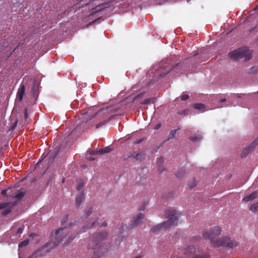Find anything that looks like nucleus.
Listing matches in <instances>:
<instances>
[{
    "label": "nucleus",
    "mask_w": 258,
    "mask_h": 258,
    "mask_svg": "<svg viewBox=\"0 0 258 258\" xmlns=\"http://www.w3.org/2000/svg\"><path fill=\"white\" fill-rule=\"evenodd\" d=\"M256 192H253L249 196H246L242 199V200L245 202H248L252 201L256 197Z\"/></svg>",
    "instance_id": "obj_18"
},
{
    "label": "nucleus",
    "mask_w": 258,
    "mask_h": 258,
    "mask_svg": "<svg viewBox=\"0 0 258 258\" xmlns=\"http://www.w3.org/2000/svg\"><path fill=\"white\" fill-rule=\"evenodd\" d=\"M37 88L38 87L37 86V85L34 84L32 88V91L33 92L34 94L36 93Z\"/></svg>",
    "instance_id": "obj_34"
},
{
    "label": "nucleus",
    "mask_w": 258,
    "mask_h": 258,
    "mask_svg": "<svg viewBox=\"0 0 258 258\" xmlns=\"http://www.w3.org/2000/svg\"><path fill=\"white\" fill-rule=\"evenodd\" d=\"M23 231V228L22 227H19L17 229V233H16V236H15V238H18L20 237V236L21 234L22 233Z\"/></svg>",
    "instance_id": "obj_26"
},
{
    "label": "nucleus",
    "mask_w": 258,
    "mask_h": 258,
    "mask_svg": "<svg viewBox=\"0 0 258 258\" xmlns=\"http://www.w3.org/2000/svg\"><path fill=\"white\" fill-rule=\"evenodd\" d=\"M10 212V210L9 209H6L3 212V215H6L8 213H9Z\"/></svg>",
    "instance_id": "obj_39"
},
{
    "label": "nucleus",
    "mask_w": 258,
    "mask_h": 258,
    "mask_svg": "<svg viewBox=\"0 0 258 258\" xmlns=\"http://www.w3.org/2000/svg\"><path fill=\"white\" fill-rule=\"evenodd\" d=\"M59 149L56 148L53 152H49L47 159H42L41 161H39L37 164L42 162H46L47 159L49 160L48 162H52L58 154Z\"/></svg>",
    "instance_id": "obj_10"
},
{
    "label": "nucleus",
    "mask_w": 258,
    "mask_h": 258,
    "mask_svg": "<svg viewBox=\"0 0 258 258\" xmlns=\"http://www.w3.org/2000/svg\"><path fill=\"white\" fill-rule=\"evenodd\" d=\"M161 126V124L160 123H159L158 124H157V125L155 127V129L156 130H158L159 128H160Z\"/></svg>",
    "instance_id": "obj_41"
},
{
    "label": "nucleus",
    "mask_w": 258,
    "mask_h": 258,
    "mask_svg": "<svg viewBox=\"0 0 258 258\" xmlns=\"http://www.w3.org/2000/svg\"><path fill=\"white\" fill-rule=\"evenodd\" d=\"M85 229H83V230H82V232H85Z\"/></svg>",
    "instance_id": "obj_51"
},
{
    "label": "nucleus",
    "mask_w": 258,
    "mask_h": 258,
    "mask_svg": "<svg viewBox=\"0 0 258 258\" xmlns=\"http://www.w3.org/2000/svg\"><path fill=\"white\" fill-rule=\"evenodd\" d=\"M133 157L137 160L141 161L143 159V155L138 152H135L133 153H130L127 154V157Z\"/></svg>",
    "instance_id": "obj_14"
},
{
    "label": "nucleus",
    "mask_w": 258,
    "mask_h": 258,
    "mask_svg": "<svg viewBox=\"0 0 258 258\" xmlns=\"http://www.w3.org/2000/svg\"><path fill=\"white\" fill-rule=\"evenodd\" d=\"M226 101V99L225 98H222L221 99L220 102H224Z\"/></svg>",
    "instance_id": "obj_44"
},
{
    "label": "nucleus",
    "mask_w": 258,
    "mask_h": 258,
    "mask_svg": "<svg viewBox=\"0 0 258 258\" xmlns=\"http://www.w3.org/2000/svg\"><path fill=\"white\" fill-rule=\"evenodd\" d=\"M25 92V86L23 83H21L17 93L16 100L22 101Z\"/></svg>",
    "instance_id": "obj_11"
},
{
    "label": "nucleus",
    "mask_w": 258,
    "mask_h": 258,
    "mask_svg": "<svg viewBox=\"0 0 258 258\" xmlns=\"http://www.w3.org/2000/svg\"><path fill=\"white\" fill-rule=\"evenodd\" d=\"M110 7V3H105L102 4L101 5H97L95 8L92 9L90 12V13L89 15V18L93 17L94 15H97V14L101 11L104 10L107 8H108Z\"/></svg>",
    "instance_id": "obj_8"
},
{
    "label": "nucleus",
    "mask_w": 258,
    "mask_h": 258,
    "mask_svg": "<svg viewBox=\"0 0 258 258\" xmlns=\"http://www.w3.org/2000/svg\"><path fill=\"white\" fill-rule=\"evenodd\" d=\"M250 211L252 212H255L258 210V202L252 205L250 208Z\"/></svg>",
    "instance_id": "obj_24"
},
{
    "label": "nucleus",
    "mask_w": 258,
    "mask_h": 258,
    "mask_svg": "<svg viewBox=\"0 0 258 258\" xmlns=\"http://www.w3.org/2000/svg\"><path fill=\"white\" fill-rule=\"evenodd\" d=\"M98 19H99V18L95 19V21H92L90 23V24H92L94 23L95 22H96V21H97Z\"/></svg>",
    "instance_id": "obj_45"
},
{
    "label": "nucleus",
    "mask_w": 258,
    "mask_h": 258,
    "mask_svg": "<svg viewBox=\"0 0 258 258\" xmlns=\"http://www.w3.org/2000/svg\"><path fill=\"white\" fill-rule=\"evenodd\" d=\"M257 93H258V92H257Z\"/></svg>",
    "instance_id": "obj_53"
},
{
    "label": "nucleus",
    "mask_w": 258,
    "mask_h": 258,
    "mask_svg": "<svg viewBox=\"0 0 258 258\" xmlns=\"http://www.w3.org/2000/svg\"><path fill=\"white\" fill-rule=\"evenodd\" d=\"M189 96L187 94H183L180 96L181 100L185 101L188 98Z\"/></svg>",
    "instance_id": "obj_31"
},
{
    "label": "nucleus",
    "mask_w": 258,
    "mask_h": 258,
    "mask_svg": "<svg viewBox=\"0 0 258 258\" xmlns=\"http://www.w3.org/2000/svg\"><path fill=\"white\" fill-rule=\"evenodd\" d=\"M111 150L109 147H106L104 149H100L98 151V152L100 154H104V153H109Z\"/></svg>",
    "instance_id": "obj_25"
},
{
    "label": "nucleus",
    "mask_w": 258,
    "mask_h": 258,
    "mask_svg": "<svg viewBox=\"0 0 258 258\" xmlns=\"http://www.w3.org/2000/svg\"><path fill=\"white\" fill-rule=\"evenodd\" d=\"M221 233V228L219 226H213L206 229L203 233L205 239L210 240L211 244L214 247L224 246L230 248H234L238 245V242L228 236L216 238Z\"/></svg>",
    "instance_id": "obj_2"
},
{
    "label": "nucleus",
    "mask_w": 258,
    "mask_h": 258,
    "mask_svg": "<svg viewBox=\"0 0 258 258\" xmlns=\"http://www.w3.org/2000/svg\"><path fill=\"white\" fill-rule=\"evenodd\" d=\"M98 113H99V112H96L95 113L91 115L90 113L89 112V111L82 110V111H81V115L82 116L81 118L83 119L84 120H85L86 119H85L84 118L85 117L86 115H87V114H89V117H88L87 118H86V121H88L89 120H90L92 118L95 117V116L97 114H98Z\"/></svg>",
    "instance_id": "obj_13"
},
{
    "label": "nucleus",
    "mask_w": 258,
    "mask_h": 258,
    "mask_svg": "<svg viewBox=\"0 0 258 258\" xmlns=\"http://www.w3.org/2000/svg\"><path fill=\"white\" fill-rule=\"evenodd\" d=\"M24 117L26 119H27L28 117H29V114H28V109L27 108H26L25 109V111H24Z\"/></svg>",
    "instance_id": "obj_32"
},
{
    "label": "nucleus",
    "mask_w": 258,
    "mask_h": 258,
    "mask_svg": "<svg viewBox=\"0 0 258 258\" xmlns=\"http://www.w3.org/2000/svg\"><path fill=\"white\" fill-rule=\"evenodd\" d=\"M145 209V207L144 206H143L141 208V209H140V210H143Z\"/></svg>",
    "instance_id": "obj_46"
},
{
    "label": "nucleus",
    "mask_w": 258,
    "mask_h": 258,
    "mask_svg": "<svg viewBox=\"0 0 258 258\" xmlns=\"http://www.w3.org/2000/svg\"><path fill=\"white\" fill-rule=\"evenodd\" d=\"M68 216H66L65 217H64L62 220H61V222L63 223H65L67 220H68Z\"/></svg>",
    "instance_id": "obj_38"
},
{
    "label": "nucleus",
    "mask_w": 258,
    "mask_h": 258,
    "mask_svg": "<svg viewBox=\"0 0 258 258\" xmlns=\"http://www.w3.org/2000/svg\"><path fill=\"white\" fill-rule=\"evenodd\" d=\"M176 130H173L170 131L169 135L168 140L173 139L174 137V136L176 134Z\"/></svg>",
    "instance_id": "obj_27"
},
{
    "label": "nucleus",
    "mask_w": 258,
    "mask_h": 258,
    "mask_svg": "<svg viewBox=\"0 0 258 258\" xmlns=\"http://www.w3.org/2000/svg\"><path fill=\"white\" fill-rule=\"evenodd\" d=\"M142 141H143L142 139H140V140H138L135 141V144H140L142 142Z\"/></svg>",
    "instance_id": "obj_42"
},
{
    "label": "nucleus",
    "mask_w": 258,
    "mask_h": 258,
    "mask_svg": "<svg viewBox=\"0 0 258 258\" xmlns=\"http://www.w3.org/2000/svg\"><path fill=\"white\" fill-rule=\"evenodd\" d=\"M203 138V136L202 134L200 133L199 132L196 135H192L189 138L190 140L193 142H198L200 141Z\"/></svg>",
    "instance_id": "obj_15"
},
{
    "label": "nucleus",
    "mask_w": 258,
    "mask_h": 258,
    "mask_svg": "<svg viewBox=\"0 0 258 258\" xmlns=\"http://www.w3.org/2000/svg\"><path fill=\"white\" fill-rule=\"evenodd\" d=\"M184 173V170L183 169H181L176 173L175 175L177 178H180L183 176Z\"/></svg>",
    "instance_id": "obj_23"
},
{
    "label": "nucleus",
    "mask_w": 258,
    "mask_h": 258,
    "mask_svg": "<svg viewBox=\"0 0 258 258\" xmlns=\"http://www.w3.org/2000/svg\"><path fill=\"white\" fill-rule=\"evenodd\" d=\"M205 105L202 103H196L194 104V108L202 112H204L205 111Z\"/></svg>",
    "instance_id": "obj_19"
},
{
    "label": "nucleus",
    "mask_w": 258,
    "mask_h": 258,
    "mask_svg": "<svg viewBox=\"0 0 258 258\" xmlns=\"http://www.w3.org/2000/svg\"><path fill=\"white\" fill-rule=\"evenodd\" d=\"M107 236L106 232H102L92 235L90 238L89 248L94 250L93 258H100L105 253V249L101 244V242Z\"/></svg>",
    "instance_id": "obj_3"
},
{
    "label": "nucleus",
    "mask_w": 258,
    "mask_h": 258,
    "mask_svg": "<svg viewBox=\"0 0 258 258\" xmlns=\"http://www.w3.org/2000/svg\"><path fill=\"white\" fill-rule=\"evenodd\" d=\"M17 123H18V121L17 120H16L14 123L13 124V125L11 126V130L13 131L15 129V128L16 127V126H17Z\"/></svg>",
    "instance_id": "obj_33"
},
{
    "label": "nucleus",
    "mask_w": 258,
    "mask_h": 258,
    "mask_svg": "<svg viewBox=\"0 0 258 258\" xmlns=\"http://www.w3.org/2000/svg\"><path fill=\"white\" fill-rule=\"evenodd\" d=\"M198 54V53H197L196 51L195 52L194 55H196Z\"/></svg>",
    "instance_id": "obj_49"
},
{
    "label": "nucleus",
    "mask_w": 258,
    "mask_h": 258,
    "mask_svg": "<svg viewBox=\"0 0 258 258\" xmlns=\"http://www.w3.org/2000/svg\"><path fill=\"white\" fill-rule=\"evenodd\" d=\"M179 215V213L175 210L167 209L165 211L164 216L168 218V220L163 223L154 226L152 228L151 231L155 233L174 225L177 223Z\"/></svg>",
    "instance_id": "obj_4"
},
{
    "label": "nucleus",
    "mask_w": 258,
    "mask_h": 258,
    "mask_svg": "<svg viewBox=\"0 0 258 258\" xmlns=\"http://www.w3.org/2000/svg\"><path fill=\"white\" fill-rule=\"evenodd\" d=\"M149 102H150V100H149V99H146V100H145L144 101V104H148V103H149Z\"/></svg>",
    "instance_id": "obj_43"
},
{
    "label": "nucleus",
    "mask_w": 258,
    "mask_h": 258,
    "mask_svg": "<svg viewBox=\"0 0 258 258\" xmlns=\"http://www.w3.org/2000/svg\"><path fill=\"white\" fill-rule=\"evenodd\" d=\"M196 185L195 180L192 181V183L189 184V187L191 188Z\"/></svg>",
    "instance_id": "obj_37"
},
{
    "label": "nucleus",
    "mask_w": 258,
    "mask_h": 258,
    "mask_svg": "<svg viewBox=\"0 0 258 258\" xmlns=\"http://www.w3.org/2000/svg\"><path fill=\"white\" fill-rule=\"evenodd\" d=\"M83 184H84V183H83V181L82 180L80 179V180H78L77 185H76L77 189L78 190H81L82 187L83 186Z\"/></svg>",
    "instance_id": "obj_22"
},
{
    "label": "nucleus",
    "mask_w": 258,
    "mask_h": 258,
    "mask_svg": "<svg viewBox=\"0 0 258 258\" xmlns=\"http://www.w3.org/2000/svg\"><path fill=\"white\" fill-rule=\"evenodd\" d=\"M235 96H236L238 98L240 97V96L239 95H235Z\"/></svg>",
    "instance_id": "obj_50"
},
{
    "label": "nucleus",
    "mask_w": 258,
    "mask_h": 258,
    "mask_svg": "<svg viewBox=\"0 0 258 258\" xmlns=\"http://www.w3.org/2000/svg\"><path fill=\"white\" fill-rule=\"evenodd\" d=\"M7 203H0V209H3L7 207Z\"/></svg>",
    "instance_id": "obj_35"
},
{
    "label": "nucleus",
    "mask_w": 258,
    "mask_h": 258,
    "mask_svg": "<svg viewBox=\"0 0 258 258\" xmlns=\"http://www.w3.org/2000/svg\"><path fill=\"white\" fill-rule=\"evenodd\" d=\"M168 61V59H166L165 62H161L159 64L153 67V70H155L156 71H158V73H157V75H158L160 77H165L167 74L170 73L171 72V69H168L167 68L166 66H163L164 64L168 63L167 61Z\"/></svg>",
    "instance_id": "obj_7"
},
{
    "label": "nucleus",
    "mask_w": 258,
    "mask_h": 258,
    "mask_svg": "<svg viewBox=\"0 0 258 258\" xmlns=\"http://www.w3.org/2000/svg\"><path fill=\"white\" fill-rule=\"evenodd\" d=\"M144 219V215L142 213H139L136 216L134 217L133 218L132 227L137 226L141 223Z\"/></svg>",
    "instance_id": "obj_12"
},
{
    "label": "nucleus",
    "mask_w": 258,
    "mask_h": 258,
    "mask_svg": "<svg viewBox=\"0 0 258 258\" xmlns=\"http://www.w3.org/2000/svg\"><path fill=\"white\" fill-rule=\"evenodd\" d=\"M107 225V223L106 222H104L102 224V226H106Z\"/></svg>",
    "instance_id": "obj_47"
},
{
    "label": "nucleus",
    "mask_w": 258,
    "mask_h": 258,
    "mask_svg": "<svg viewBox=\"0 0 258 258\" xmlns=\"http://www.w3.org/2000/svg\"><path fill=\"white\" fill-rule=\"evenodd\" d=\"M163 162V158L160 157L157 159V165L158 166L159 170L162 172L163 171V167L162 166V164Z\"/></svg>",
    "instance_id": "obj_20"
},
{
    "label": "nucleus",
    "mask_w": 258,
    "mask_h": 258,
    "mask_svg": "<svg viewBox=\"0 0 258 258\" xmlns=\"http://www.w3.org/2000/svg\"><path fill=\"white\" fill-rule=\"evenodd\" d=\"M89 159H90V160H91V161H92V160H94V159H93V158H91V157H90Z\"/></svg>",
    "instance_id": "obj_48"
},
{
    "label": "nucleus",
    "mask_w": 258,
    "mask_h": 258,
    "mask_svg": "<svg viewBox=\"0 0 258 258\" xmlns=\"http://www.w3.org/2000/svg\"><path fill=\"white\" fill-rule=\"evenodd\" d=\"M257 145H258V137L253 142H252L247 148H245L243 149L241 153V157H246L251 151H252L255 148Z\"/></svg>",
    "instance_id": "obj_9"
},
{
    "label": "nucleus",
    "mask_w": 258,
    "mask_h": 258,
    "mask_svg": "<svg viewBox=\"0 0 258 258\" xmlns=\"http://www.w3.org/2000/svg\"><path fill=\"white\" fill-rule=\"evenodd\" d=\"M229 57L232 59L249 60L251 57V51L246 47H241L230 52Z\"/></svg>",
    "instance_id": "obj_6"
},
{
    "label": "nucleus",
    "mask_w": 258,
    "mask_h": 258,
    "mask_svg": "<svg viewBox=\"0 0 258 258\" xmlns=\"http://www.w3.org/2000/svg\"><path fill=\"white\" fill-rule=\"evenodd\" d=\"M28 243H29V240H25L22 241V242H21L20 243H19V247L21 248V247L25 246L27 245L28 244Z\"/></svg>",
    "instance_id": "obj_29"
},
{
    "label": "nucleus",
    "mask_w": 258,
    "mask_h": 258,
    "mask_svg": "<svg viewBox=\"0 0 258 258\" xmlns=\"http://www.w3.org/2000/svg\"><path fill=\"white\" fill-rule=\"evenodd\" d=\"M92 212V208L89 207L85 210V213L86 215V218L89 216Z\"/></svg>",
    "instance_id": "obj_28"
},
{
    "label": "nucleus",
    "mask_w": 258,
    "mask_h": 258,
    "mask_svg": "<svg viewBox=\"0 0 258 258\" xmlns=\"http://www.w3.org/2000/svg\"><path fill=\"white\" fill-rule=\"evenodd\" d=\"M77 233L72 231L69 228L64 227L58 229L51 234V242H47L44 245L40 247L33 255L28 258H33L39 256H43L46 253L49 252L55 246L58 245L62 241L65 242L63 246H67L76 237Z\"/></svg>",
    "instance_id": "obj_1"
},
{
    "label": "nucleus",
    "mask_w": 258,
    "mask_h": 258,
    "mask_svg": "<svg viewBox=\"0 0 258 258\" xmlns=\"http://www.w3.org/2000/svg\"><path fill=\"white\" fill-rule=\"evenodd\" d=\"M112 118V116H110L108 118L107 120H103L100 122H99L98 124L96 125V128H100L102 126L104 125L108 121L110 120L111 118Z\"/></svg>",
    "instance_id": "obj_21"
},
{
    "label": "nucleus",
    "mask_w": 258,
    "mask_h": 258,
    "mask_svg": "<svg viewBox=\"0 0 258 258\" xmlns=\"http://www.w3.org/2000/svg\"><path fill=\"white\" fill-rule=\"evenodd\" d=\"M10 189H11L10 188V189H5V190H2V195L4 196H7V192Z\"/></svg>",
    "instance_id": "obj_36"
},
{
    "label": "nucleus",
    "mask_w": 258,
    "mask_h": 258,
    "mask_svg": "<svg viewBox=\"0 0 258 258\" xmlns=\"http://www.w3.org/2000/svg\"><path fill=\"white\" fill-rule=\"evenodd\" d=\"M25 192L23 189L18 190L15 195H13V198L16 199L17 200H21L24 196Z\"/></svg>",
    "instance_id": "obj_17"
},
{
    "label": "nucleus",
    "mask_w": 258,
    "mask_h": 258,
    "mask_svg": "<svg viewBox=\"0 0 258 258\" xmlns=\"http://www.w3.org/2000/svg\"><path fill=\"white\" fill-rule=\"evenodd\" d=\"M84 195L83 191L80 192L77 196L76 199V204L77 206H79L83 201Z\"/></svg>",
    "instance_id": "obj_16"
},
{
    "label": "nucleus",
    "mask_w": 258,
    "mask_h": 258,
    "mask_svg": "<svg viewBox=\"0 0 258 258\" xmlns=\"http://www.w3.org/2000/svg\"><path fill=\"white\" fill-rule=\"evenodd\" d=\"M223 106H219V107H218V108H221Z\"/></svg>",
    "instance_id": "obj_52"
},
{
    "label": "nucleus",
    "mask_w": 258,
    "mask_h": 258,
    "mask_svg": "<svg viewBox=\"0 0 258 258\" xmlns=\"http://www.w3.org/2000/svg\"><path fill=\"white\" fill-rule=\"evenodd\" d=\"M98 224H99V219H98L95 221H94L93 222H92L91 223V224L88 226V228L93 227Z\"/></svg>",
    "instance_id": "obj_30"
},
{
    "label": "nucleus",
    "mask_w": 258,
    "mask_h": 258,
    "mask_svg": "<svg viewBox=\"0 0 258 258\" xmlns=\"http://www.w3.org/2000/svg\"><path fill=\"white\" fill-rule=\"evenodd\" d=\"M185 254L190 258H210V254L205 251L200 247H196L195 246L190 245L185 250Z\"/></svg>",
    "instance_id": "obj_5"
},
{
    "label": "nucleus",
    "mask_w": 258,
    "mask_h": 258,
    "mask_svg": "<svg viewBox=\"0 0 258 258\" xmlns=\"http://www.w3.org/2000/svg\"><path fill=\"white\" fill-rule=\"evenodd\" d=\"M179 67H180V65L179 64H177L173 67V70H176L177 69H178V68H179Z\"/></svg>",
    "instance_id": "obj_40"
}]
</instances>
